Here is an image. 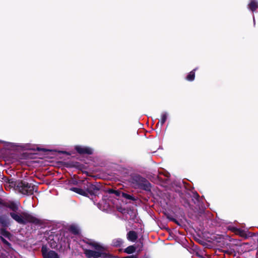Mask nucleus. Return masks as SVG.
<instances>
[{"label": "nucleus", "instance_id": "nucleus-18", "mask_svg": "<svg viewBox=\"0 0 258 258\" xmlns=\"http://www.w3.org/2000/svg\"><path fill=\"white\" fill-rule=\"evenodd\" d=\"M119 197H122L127 200H132L133 201H135L136 200V199L133 196L121 191L120 192V196H119Z\"/></svg>", "mask_w": 258, "mask_h": 258}, {"label": "nucleus", "instance_id": "nucleus-10", "mask_svg": "<svg viewBox=\"0 0 258 258\" xmlns=\"http://www.w3.org/2000/svg\"><path fill=\"white\" fill-rule=\"evenodd\" d=\"M82 241L84 243L90 245V246H91L92 248H94L95 249L96 248L100 247L99 246V243L96 242L95 241H94L93 239L85 238L82 240Z\"/></svg>", "mask_w": 258, "mask_h": 258}, {"label": "nucleus", "instance_id": "nucleus-5", "mask_svg": "<svg viewBox=\"0 0 258 258\" xmlns=\"http://www.w3.org/2000/svg\"><path fill=\"white\" fill-rule=\"evenodd\" d=\"M41 252L43 258H59V255L55 251L48 250L46 246H42Z\"/></svg>", "mask_w": 258, "mask_h": 258}, {"label": "nucleus", "instance_id": "nucleus-24", "mask_svg": "<svg viewBox=\"0 0 258 258\" xmlns=\"http://www.w3.org/2000/svg\"><path fill=\"white\" fill-rule=\"evenodd\" d=\"M139 242H140V244H138L136 247H139V251H142V248L143 247V242L141 240V239H139Z\"/></svg>", "mask_w": 258, "mask_h": 258}, {"label": "nucleus", "instance_id": "nucleus-2", "mask_svg": "<svg viewBox=\"0 0 258 258\" xmlns=\"http://www.w3.org/2000/svg\"><path fill=\"white\" fill-rule=\"evenodd\" d=\"M14 185L19 192L25 195H32L36 188L34 185L23 180L16 181Z\"/></svg>", "mask_w": 258, "mask_h": 258}, {"label": "nucleus", "instance_id": "nucleus-16", "mask_svg": "<svg viewBox=\"0 0 258 258\" xmlns=\"http://www.w3.org/2000/svg\"><path fill=\"white\" fill-rule=\"evenodd\" d=\"M233 231L236 234L242 237H247L246 232L242 229L237 228H233Z\"/></svg>", "mask_w": 258, "mask_h": 258}, {"label": "nucleus", "instance_id": "nucleus-30", "mask_svg": "<svg viewBox=\"0 0 258 258\" xmlns=\"http://www.w3.org/2000/svg\"><path fill=\"white\" fill-rule=\"evenodd\" d=\"M197 197H199V196L198 194L197 195Z\"/></svg>", "mask_w": 258, "mask_h": 258}, {"label": "nucleus", "instance_id": "nucleus-22", "mask_svg": "<svg viewBox=\"0 0 258 258\" xmlns=\"http://www.w3.org/2000/svg\"><path fill=\"white\" fill-rule=\"evenodd\" d=\"M167 118V114L166 113H164L161 115V118L160 120L161 127L164 124Z\"/></svg>", "mask_w": 258, "mask_h": 258}, {"label": "nucleus", "instance_id": "nucleus-14", "mask_svg": "<svg viewBox=\"0 0 258 258\" xmlns=\"http://www.w3.org/2000/svg\"><path fill=\"white\" fill-rule=\"evenodd\" d=\"M248 8L251 11L253 12L258 8V3L255 0H251L248 5Z\"/></svg>", "mask_w": 258, "mask_h": 258}, {"label": "nucleus", "instance_id": "nucleus-13", "mask_svg": "<svg viewBox=\"0 0 258 258\" xmlns=\"http://www.w3.org/2000/svg\"><path fill=\"white\" fill-rule=\"evenodd\" d=\"M123 242V240L120 238H115L112 240L111 245L115 247H119L122 245Z\"/></svg>", "mask_w": 258, "mask_h": 258}, {"label": "nucleus", "instance_id": "nucleus-17", "mask_svg": "<svg viewBox=\"0 0 258 258\" xmlns=\"http://www.w3.org/2000/svg\"><path fill=\"white\" fill-rule=\"evenodd\" d=\"M137 247L134 245H130L124 249V252L127 254H132L136 250Z\"/></svg>", "mask_w": 258, "mask_h": 258}, {"label": "nucleus", "instance_id": "nucleus-7", "mask_svg": "<svg viewBox=\"0 0 258 258\" xmlns=\"http://www.w3.org/2000/svg\"><path fill=\"white\" fill-rule=\"evenodd\" d=\"M84 253L87 258H98L100 257L99 250H93L83 248Z\"/></svg>", "mask_w": 258, "mask_h": 258}, {"label": "nucleus", "instance_id": "nucleus-15", "mask_svg": "<svg viewBox=\"0 0 258 258\" xmlns=\"http://www.w3.org/2000/svg\"><path fill=\"white\" fill-rule=\"evenodd\" d=\"M70 190L73 191H74L77 194H78L81 196H83L84 197L87 196L86 193L85 192V189L84 188L82 189L81 188L73 187L70 188Z\"/></svg>", "mask_w": 258, "mask_h": 258}, {"label": "nucleus", "instance_id": "nucleus-21", "mask_svg": "<svg viewBox=\"0 0 258 258\" xmlns=\"http://www.w3.org/2000/svg\"><path fill=\"white\" fill-rule=\"evenodd\" d=\"M107 192L110 194H114L117 197L120 196L121 191L119 190H114L110 188L107 190Z\"/></svg>", "mask_w": 258, "mask_h": 258}, {"label": "nucleus", "instance_id": "nucleus-9", "mask_svg": "<svg viewBox=\"0 0 258 258\" xmlns=\"http://www.w3.org/2000/svg\"><path fill=\"white\" fill-rule=\"evenodd\" d=\"M10 219L6 214L0 215V225L2 228H7L10 226Z\"/></svg>", "mask_w": 258, "mask_h": 258}, {"label": "nucleus", "instance_id": "nucleus-3", "mask_svg": "<svg viewBox=\"0 0 258 258\" xmlns=\"http://www.w3.org/2000/svg\"><path fill=\"white\" fill-rule=\"evenodd\" d=\"M132 182L136 184L138 187L146 191H151V184L145 178L140 175H136L132 177Z\"/></svg>", "mask_w": 258, "mask_h": 258}, {"label": "nucleus", "instance_id": "nucleus-25", "mask_svg": "<svg viewBox=\"0 0 258 258\" xmlns=\"http://www.w3.org/2000/svg\"><path fill=\"white\" fill-rule=\"evenodd\" d=\"M32 150H37V151H43V152H45V151H47L44 148H39V147H37L36 149H32Z\"/></svg>", "mask_w": 258, "mask_h": 258}, {"label": "nucleus", "instance_id": "nucleus-6", "mask_svg": "<svg viewBox=\"0 0 258 258\" xmlns=\"http://www.w3.org/2000/svg\"><path fill=\"white\" fill-rule=\"evenodd\" d=\"M75 149L80 155H92L93 151L92 148L89 147L77 145L75 147Z\"/></svg>", "mask_w": 258, "mask_h": 258}, {"label": "nucleus", "instance_id": "nucleus-12", "mask_svg": "<svg viewBox=\"0 0 258 258\" xmlns=\"http://www.w3.org/2000/svg\"><path fill=\"white\" fill-rule=\"evenodd\" d=\"M0 233L2 236L5 237L9 240H11L13 237V235L8 231H7L6 228H2L0 229Z\"/></svg>", "mask_w": 258, "mask_h": 258}, {"label": "nucleus", "instance_id": "nucleus-4", "mask_svg": "<svg viewBox=\"0 0 258 258\" xmlns=\"http://www.w3.org/2000/svg\"><path fill=\"white\" fill-rule=\"evenodd\" d=\"M84 188L85 189L87 195L86 197H89V195L96 196L99 194L101 189V185L99 183L97 182L91 183L87 181L86 183H84Z\"/></svg>", "mask_w": 258, "mask_h": 258}, {"label": "nucleus", "instance_id": "nucleus-29", "mask_svg": "<svg viewBox=\"0 0 258 258\" xmlns=\"http://www.w3.org/2000/svg\"><path fill=\"white\" fill-rule=\"evenodd\" d=\"M159 122H158L157 123V124H156V126H158V125H159Z\"/></svg>", "mask_w": 258, "mask_h": 258}, {"label": "nucleus", "instance_id": "nucleus-8", "mask_svg": "<svg viewBox=\"0 0 258 258\" xmlns=\"http://www.w3.org/2000/svg\"><path fill=\"white\" fill-rule=\"evenodd\" d=\"M99 246L100 247L96 248L95 250H99V253L100 254V257L103 258H111L112 257V255L109 253H107L106 251H107V247L103 246V245L99 243Z\"/></svg>", "mask_w": 258, "mask_h": 258}, {"label": "nucleus", "instance_id": "nucleus-27", "mask_svg": "<svg viewBox=\"0 0 258 258\" xmlns=\"http://www.w3.org/2000/svg\"><path fill=\"white\" fill-rule=\"evenodd\" d=\"M175 223L178 224V225H179V223L178 222V221L175 219V221H173Z\"/></svg>", "mask_w": 258, "mask_h": 258}, {"label": "nucleus", "instance_id": "nucleus-19", "mask_svg": "<svg viewBox=\"0 0 258 258\" xmlns=\"http://www.w3.org/2000/svg\"><path fill=\"white\" fill-rule=\"evenodd\" d=\"M196 69H194L192 71L190 72L189 74L186 77V80L188 81H192L194 80L195 78V71Z\"/></svg>", "mask_w": 258, "mask_h": 258}, {"label": "nucleus", "instance_id": "nucleus-1", "mask_svg": "<svg viewBox=\"0 0 258 258\" xmlns=\"http://www.w3.org/2000/svg\"><path fill=\"white\" fill-rule=\"evenodd\" d=\"M0 205L8 208L10 212L9 216L17 223L25 225L28 223L35 225H41L42 221L26 212L21 211L19 209V204L14 201L5 202L0 198Z\"/></svg>", "mask_w": 258, "mask_h": 258}, {"label": "nucleus", "instance_id": "nucleus-26", "mask_svg": "<svg viewBox=\"0 0 258 258\" xmlns=\"http://www.w3.org/2000/svg\"><path fill=\"white\" fill-rule=\"evenodd\" d=\"M167 218L171 221H172L173 222L174 221H175V219L173 218V217H170V216H167Z\"/></svg>", "mask_w": 258, "mask_h": 258}, {"label": "nucleus", "instance_id": "nucleus-20", "mask_svg": "<svg viewBox=\"0 0 258 258\" xmlns=\"http://www.w3.org/2000/svg\"><path fill=\"white\" fill-rule=\"evenodd\" d=\"M69 231L75 235L78 234L79 233V231L78 228L74 225H72L70 227Z\"/></svg>", "mask_w": 258, "mask_h": 258}, {"label": "nucleus", "instance_id": "nucleus-28", "mask_svg": "<svg viewBox=\"0 0 258 258\" xmlns=\"http://www.w3.org/2000/svg\"><path fill=\"white\" fill-rule=\"evenodd\" d=\"M175 223L178 224V225H179V223L178 222V221L175 219V221H173Z\"/></svg>", "mask_w": 258, "mask_h": 258}, {"label": "nucleus", "instance_id": "nucleus-23", "mask_svg": "<svg viewBox=\"0 0 258 258\" xmlns=\"http://www.w3.org/2000/svg\"><path fill=\"white\" fill-rule=\"evenodd\" d=\"M0 239L3 242V243L8 247V248H11V246H12L11 244L9 241H8L4 237L1 236Z\"/></svg>", "mask_w": 258, "mask_h": 258}, {"label": "nucleus", "instance_id": "nucleus-11", "mask_svg": "<svg viewBox=\"0 0 258 258\" xmlns=\"http://www.w3.org/2000/svg\"><path fill=\"white\" fill-rule=\"evenodd\" d=\"M126 236H127V239L129 241H132V242L135 241L138 238V234H137V232L133 230L130 231L127 233Z\"/></svg>", "mask_w": 258, "mask_h": 258}]
</instances>
